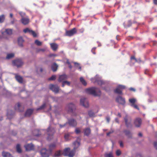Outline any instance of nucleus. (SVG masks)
I'll return each mask as SVG.
<instances>
[{
    "label": "nucleus",
    "instance_id": "nucleus-1",
    "mask_svg": "<svg viewBox=\"0 0 157 157\" xmlns=\"http://www.w3.org/2000/svg\"><path fill=\"white\" fill-rule=\"evenodd\" d=\"M86 92L88 94L93 95L94 96H99L101 94V91L95 87L87 89Z\"/></svg>",
    "mask_w": 157,
    "mask_h": 157
},
{
    "label": "nucleus",
    "instance_id": "nucleus-2",
    "mask_svg": "<svg viewBox=\"0 0 157 157\" xmlns=\"http://www.w3.org/2000/svg\"><path fill=\"white\" fill-rule=\"evenodd\" d=\"M55 132V130L54 128L49 127L47 129V134L48 137L47 139L50 140L53 138V136Z\"/></svg>",
    "mask_w": 157,
    "mask_h": 157
},
{
    "label": "nucleus",
    "instance_id": "nucleus-3",
    "mask_svg": "<svg viewBox=\"0 0 157 157\" xmlns=\"http://www.w3.org/2000/svg\"><path fill=\"white\" fill-rule=\"evenodd\" d=\"M75 150H71L69 147L65 148L63 154L64 156H68L69 157H73L75 154Z\"/></svg>",
    "mask_w": 157,
    "mask_h": 157
},
{
    "label": "nucleus",
    "instance_id": "nucleus-4",
    "mask_svg": "<svg viewBox=\"0 0 157 157\" xmlns=\"http://www.w3.org/2000/svg\"><path fill=\"white\" fill-rule=\"evenodd\" d=\"M124 120L125 121V125L127 128H132V125L131 124L132 119L127 115L124 118Z\"/></svg>",
    "mask_w": 157,
    "mask_h": 157
},
{
    "label": "nucleus",
    "instance_id": "nucleus-5",
    "mask_svg": "<svg viewBox=\"0 0 157 157\" xmlns=\"http://www.w3.org/2000/svg\"><path fill=\"white\" fill-rule=\"evenodd\" d=\"M66 108L68 112L73 113L74 111L76 109V107L74 104L71 103L67 106Z\"/></svg>",
    "mask_w": 157,
    "mask_h": 157
},
{
    "label": "nucleus",
    "instance_id": "nucleus-6",
    "mask_svg": "<svg viewBox=\"0 0 157 157\" xmlns=\"http://www.w3.org/2000/svg\"><path fill=\"white\" fill-rule=\"evenodd\" d=\"M125 89V86L122 85H118L117 88L115 89L114 91L115 93L121 94H122V91L123 90Z\"/></svg>",
    "mask_w": 157,
    "mask_h": 157
},
{
    "label": "nucleus",
    "instance_id": "nucleus-7",
    "mask_svg": "<svg viewBox=\"0 0 157 157\" xmlns=\"http://www.w3.org/2000/svg\"><path fill=\"white\" fill-rule=\"evenodd\" d=\"M77 30L76 28H74L71 29L69 30H67L66 31V36H71L74 35L77 33Z\"/></svg>",
    "mask_w": 157,
    "mask_h": 157
},
{
    "label": "nucleus",
    "instance_id": "nucleus-8",
    "mask_svg": "<svg viewBox=\"0 0 157 157\" xmlns=\"http://www.w3.org/2000/svg\"><path fill=\"white\" fill-rule=\"evenodd\" d=\"M51 151L42 149L40 151L42 156L43 157H48L51 153Z\"/></svg>",
    "mask_w": 157,
    "mask_h": 157
},
{
    "label": "nucleus",
    "instance_id": "nucleus-9",
    "mask_svg": "<svg viewBox=\"0 0 157 157\" xmlns=\"http://www.w3.org/2000/svg\"><path fill=\"white\" fill-rule=\"evenodd\" d=\"M49 89L55 93H57L59 91V87L56 85L52 84L49 86Z\"/></svg>",
    "mask_w": 157,
    "mask_h": 157
},
{
    "label": "nucleus",
    "instance_id": "nucleus-10",
    "mask_svg": "<svg viewBox=\"0 0 157 157\" xmlns=\"http://www.w3.org/2000/svg\"><path fill=\"white\" fill-rule=\"evenodd\" d=\"M13 63L15 66L17 67H19L22 65L23 63L21 59H17L14 60L13 62Z\"/></svg>",
    "mask_w": 157,
    "mask_h": 157
},
{
    "label": "nucleus",
    "instance_id": "nucleus-11",
    "mask_svg": "<svg viewBox=\"0 0 157 157\" xmlns=\"http://www.w3.org/2000/svg\"><path fill=\"white\" fill-rule=\"evenodd\" d=\"M23 31L25 33H29V34L32 35L34 37L36 36L37 35L36 33L34 31L29 29L28 28H26L24 29Z\"/></svg>",
    "mask_w": 157,
    "mask_h": 157
},
{
    "label": "nucleus",
    "instance_id": "nucleus-12",
    "mask_svg": "<svg viewBox=\"0 0 157 157\" xmlns=\"http://www.w3.org/2000/svg\"><path fill=\"white\" fill-rule=\"evenodd\" d=\"M80 104L81 105L85 107H88L89 106L88 101L85 98L81 99Z\"/></svg>",
    "mask_w": 157,
    "mask_h": 157
},
{
    "label": "nucleus",
    "instance_id": "nucleus-13",
    "mask_svg": "<svg viewBox=\"0 0 157 157\" xmlns=\"http://www.w3.org/2000/svg\"><path fill=\"white\" fill-rule=\"evenodd\" d=\"M15 109L19 112H22L24 111V107L20 103H18L15 105Z\"/></svg>",
    "mask_w": 157,
    "mask_h": 157
},
{
    "label": "nucleus",
    "instance_id": "nucleus-14",
    "mask_svg": "<svg viewBox=\"0 0 157 157\" xmlns=\"http://www.w3.org/2000/svg\"><path fill=\"white\" fill-rule=\"evenodd\" d=\"M116 101L119 104L124 105L125 103V99L121 96H118L116 99Z\"/></svg>",
    "mask_w": 157,
    "mask_h": 157
},
{
    "label": "nucleus",
    "instance_id": "nucleus-15",
    "mask_svg": "<svg viewBox=\"0 0 157 157\" xmlns=\"http://www.w3.org/2000/svg\"><path fill=\"white\" fill-rule=\"evenodd\" d=\"M68 124L73 127H75L77 125L76 121L73 119H70L68 121Z\"/></svg>",
    "mask_w": 157,
    "mask_h": 157
},
{
    "label": "nucleus",
    "instance_id": "nucleus-16",
    "mask_svg": "<svg viewBox=\"0 0 157 157\" xmlns=\"http://www.w3.org/2000/svg\"><path fill=\"white\" fill-rule=\"evenodd\" d=\"M142 123V120L140 118H137L135 120L134 124L135 127H139L140 126Z\"/></svg>",
    "mask_w": 157,
    "mask_h": 157
},
{
    "label": "nucleus",
    "instance_id": "nucleus-17",
    "mask_svg": "<svg viewBox=\"0 0 157 157\" xmlns=\"http://www.w3.org/2000/svg\"><path fill=\"white\" fill-rule=\"evenodd\" d=\"M68 78L67 76L63 74L60 75L59 76L58 81L59 82H63L65 81V80L67 79Z\"/></svg>",
    "mask_w": 157,
    "mask_h": 157
},
{
    "label": "nucleus",
    "instance_id": "nucleus-18",
    "mask_svg": "<svg viewBox=\"0 0 157 157\" xmlns=\"http://www.w3.org/2000/svg\"><path fill=\"white\" fill-rule=\"evenodd\" d=\"M26 151H30L34 149V146L31 144H27L24 146Z\"/></svg>",
    "mask_w": 157,
    "mask_h": 157
},
{
    "label": "nucleus",
    "instance_id": "nucleus-19",
    "mask_svg": "<svg viewBox=\"0 0 157 157\" xmlns=\"http://www.w3.org/2000/svg\"><path fill=\"white\" fill-rule=\"evenodd\" d=\"M51 48L54 51H56L58 48V45L55 43H51L50 44Z\"/></svg>",
    "mask_w": 157,
    "mask_h": 157
},
{
    "label": "nucleus",
    "instance_id": "nucleus-20",
    "mask_svg": "<svg viewBox=\"0 0 157 157\" xmlns=\"http://www.w3.org/2000/svg\"><path fill=\"white\" fill-rule=\"evenodd\" d=\"M14 75H15V78L16 80L20 83H22L23 82V78L21 76L16 74H14Z\"/></svg>",
    "mask_w": 157,
    "mask_h": 157
},
{
    "label": "nucleus",
    "instance_id": "nucleus-21",
    "mask_svg": "<svg viewBox=\"0 0 157 157\" xmlns=\"http://www.w3.org/2000/svg\"><path fill=\"white\" fill-rule=\"evenodd\" d=\"M33 109H28L25 113V116L26 117H30L33 113Z\"/></svg>",
    "mask_w": 157,
    "mask_h": 157
},
{
    "label": "nucleus",
    "instance_id": "nucleus-22",
    "mask_svg": "<svg viewBox=\"0 0 157 157\" xmlns=\"http://www.w3.org/2000/svg\"><path fill=\"white\" fill-rule=\"evenodd\" d=\"M21 21L22 23L24 25H26L28 24L29 21V18L27 17H22Z\"/></svg>",
    "mask_w": 157,
    "mask_h": 157
},
{
    "label": "nucleus",
    "instance_id": "nucleus-23",
    "mask_svg": "<svg viewBox=\"0 0 157 157\" xmlns=\"http://www.w3.org/2000/svg\"><path fill=\"white\" fill-rule=\"evenodd\" d=\"M84 135L88 136L90 134L91 129L89 128H86L84 129Z\"/></svg>",
    "mask_w": 157,
    "mask_h": 157
},
{
    "label": "nucleus",
    "instance_id": "nucleus-24",
    "mask_svg": "<svg viewBox=\"0 0 157 157\" xmlns=\"http://www.w3.org/2000/svg\"><path fill=\"white\" fill-rule=\"evenodd\" d=\"M14 114V112L12 110H10L8 111L7 116L8 118L10 119L12 118Z\"/></svg>",
    "mask_w": 157,
    "mask_h": 157
},
{
    "label": "nucleus",
    "instance_id": "nucleus-25",
    "mask_svg": "<svg viewBox=\"0 0 157 157\" xmlns=\"http://www.w3.org/2000/svg\"><path fill=\"white\" fill-rule=\"evenodd\" d=\"M24 40L21 37H19L18 39V43L19 45L21 47L23 46V43L24 42Z\"/></svg>",
    "mask_w": 157,
    "mask_h": 157
},
{
    "label": "nucleus",
    "instance_id": "nucleus-26",
    "mask_svg": "<svg viewBox=\"0 0 157 157\" xmlns=\"http://www.w3.org/2000/svg\"><path fill=\"white\" fill-rule=\"evenodd\" d=\"M58 65L55 63H54L51 66L53 72L56 71L58 68Z\"/></svg>",
    "mask_w": 157,
    "mask_h": 157
},
{
    "label": "nucleus",
    "instance_id": "nucleus-27",
    "mask_svg": "<svg viewBox=\"0 0 157 157\" xmlns=\"http://www.w3.org/2000/svg\"><path fill=\"white\" fill-rule=\"evenodd\" d=\"M2 155L3 157H13L9 153L5 151L2 152Z\"/></svg>",
    "mask_w": 157,
    "mask_h": 157
},
{
    "label": "nucleus",
    "instance_id": "nucleus-28",
    "mask_svg": "<svg viewBox=\"0 0 157 157\" xmlns=\"http://www.w3.org/2000/svg\"><path fill=\"white\" fill-rule=\"evenodd\" d=\"M16 148L17 151L18 153H21L22 150L21 147V146L20 144H17L16 147Z\"/></svg>",
    "mask_w": 157,
    "mask_h": 157
},
{
    "label": "nucleus",
    "instance_id": "nucleus-29",
    "mask_svg": "<svg viewBox=\"0 0 157 157\" xmlns=\"http://www.w3.org/2000/svg\"><path fill=\"white\" fill-rule=\"evenodd\" d=\"M124 132L125 133V135L127 136L128 138H131V134L130 132L128 130H124Z\"/></svg>",
    "mask_w": 157,
    "mask_h": 157
},
{
    "label": "nucleus",
    "instance_id": "nucleus-30",
    "mask_svg": "<svg viewBox=\"0 0 157 157\" xmlns=\"http://www.w3.org/2000/svg\"><path fill=\"white\" fill-rule=\"evenodd\" d=\"M56 146V144L55 143H53L50 144L49 145V150L51 151V152L52 149H53Z\"/></svg>",
    "mask_w": 157,
    "mask_h": 157
},
{
    "label": "nucleus",
    "instance_id": "nucleus-31",
    "mask_svg": "<svg viewBox=\"0 0 157 157\" xmlns=\"http://www.w3.org/2000/svg\"><path fill=\"white\" fill-rule=\"evenodd\" d=\"M80 80L81 82L84 86H86L87 85V83L84 79L82 77H81L80 78Z\"/></svg>",
    "mask_w": 157,
    "mask_h": 157
},
{
    "label": "nucleus",
    "instance_id": "nucleus-32",
    "mask_svg": "<svg viewBox=\"0 0 157 157\" xmlns=\"http://www.w3.org/2000/svg\"><path fill=\"white\" fill-rule=\"evenodd\" d=\"M80 138L79 137H78L77 140L74 142V144L75 145H76L77 144L78 146H79L80 145Z\"/></svg>",
    "mask_w": 157,
    "mask_h": 157
},
{
    "label": "nucleus",
    "instance_id": "nucleus-33",
    "mask_svg": "<svg viewBox=\"0 0 157 157\" xmlns=\"http://www.w3.org/2000/svg\"><path fill=\"white\" fill-rule=\"evenodd\" d=\"M5 33H6L8 35H11L12 34V30L11 29H6Z\"/></svg>",
    "mask_w": 157,
    "mask_h": 157
},
{
    "label": "nucleus",
    "instance_id": "nucleus-34",
    "mask_svg": "<svg viewBox=\"0 0 157 157\" xmlns=\"http://www.w3.org/2000/svg\"><path fill=\"white\" fill-rule=\"evenodd\" d=\"M65 84H67L68 86H69L70 85V82H69L67 81H63L62 82V86L63 87H64Z\"/></svg>",
    "mask_w": 157,
    "mask_h": 157
},
{
    "label": "nucleus",
    "instance_id": "nucleus-35",
    "mask_svg": "<svg viewBox=\"0 0 157 157\" xmlns=\"http://www.w3.org/2000/svg\"><path fill=\"white\" fill-rule=\"evenodd\" d=\"M14 56V54L13 53L9 54L7 55V56L6 57V59H9L13 57Z\"/></svg>",
    "mask_w": 157,
    "mask_h": 157
},
{
    "label": "nucleus",
    "instance_id": "nucleus-36",
    "mask_svg": "<svg viewBox=\"0 0 157 157\" xmlns=\"http://www.w3.org/2000/svg\"><path fill=\"white\" fill-rule=\"evenodd\" d=\"M61 154V151L60 150L56 152L54 155L55 156H59Z\"/></svg>",
    "mask_w": 157,
    "mask_h": 157
},
{
    "label": "nucleus",
    "instance_id": "nucleus-37",
    "mask_svg": "<svg viewBox=\"0 0 157 157\" xmlns=\"http://www.w3.org/2000/svg\"><path fill=\"white\" fill-rule=\"evenodd\" d=\"M56 76L55 75H52V76L48 78V80H54L56 79Z\"/></svg>",
    "mask_w": 157,
    "mask_h": 157
},
{
    "label": "nucleus",
    "instance_id": "nucleus-38",
    "mask_svg": "<svg viewBox=\"0 0 157 157\" xmlns=\"http://www.w3.org/2000/svg\"><path fill=\"white\" fill-rule=\"evenodd\" d=\"M88 114L90 117H92L94 116V113L92 111H88Z\"/></svg>",
    "mask_w": 157,
    "mask_h": 157
},
{
    "label": "nucleus",
    "instance_id": "nucleus-39",
    "mask_svg": "<svg viewBox=\"0 0 157 157\" xmlns=\"http://www.w3.org/2000/svg\"><path fill=\"white\" fill-rule=\"evenodd\" d=\"M5 20V17L3 15L0 16V23L3 22Z\"/></svg>",
    "mask_w": 157,
    "mask_h": 157
},
{
    "label": "nucleus",
    "instance_id": "nucleus-40",
    "mask_svg": "<svg viewBox=\"0 0 157 157\" xmlns=\"http://www.w3.org/2000/svg\"><path fill=\"white\" fill-rule=\"evenodd\" d=\"M129 101L130 103L132 104H135V103L136 101V100L134 98L130 99L129 100Z\"/></svg>",
    "mask_w": 157,
    "mask_h": 157
},
{
    "label": "nucleus",
    "instance_id": "nucleus-41",
    "mask_svg": "<svg viewBox=\"0 0 157 157\" xmlns=\"http://www.w3.org/2000/svg\"><path fill=\"white\" fill-rule=\"evenodd\" d=\"M105 157H113L112 152H110L108 154H105Z\"/></svg>",
    "mask_w": 157,
    "mask_h": 157
},
{
    "label": "nucleus",
    "instance_id": "nucleus-42",
    "mask_svg": "<svg viewBox=\"0 0 157 157\" xmlns=\"http://www.w3.org/2000/svg\"><path fill=\"white\" fill-rule=\"evenodd\" d=\"M81 131L78 128H77L75 130V132L76 134H78L81 132Z\"/></svg>",
    "mask_w": 157,
    "mask_h": 157
},
{
    "label": "nucleus",
    "instance_id": "nucleus-43",
    "mask_svg": "<svg viewBox=\"0 0 157 157\" xmlns=\"http://www.w3.org/2000/svg\"><path fill=\"white\" fill-rule=\"evenodd\" d=\"M47 106L46 103H44L41 106H40V110L44 109Z\"/></svg>",
    "mask_w": 157,
    "mask_h": 157
},
{
    "label": "nucleus",
    "instance_id": "nucleus-44",
    "mask_svg": "<svg viewBox=\"0 0 157 157\" xmlns=\"http://www.w3.org/2000/svg\"><path fill=\"white\" fill-rule=\"evenodd\" d=\"M74 64L76 67H78V69H80V71L81 70V67L79 65V64L78 63L75 62L74 63Z\"/></svg>",
    "mask_w": 157,
    "mask_h": 157
},
{
    "label": "nucleus",
    "instance_id": "nucleus-45",
    "mask_svg": "<svg viewBox=\"0 0 157 157\" xmlns=\"http://www.w3.org/2000/svg\"><path fill=\"white\" fill-rule=\"evenodd\" d=\"M121 154V152L120 150H117L116 151V155L119 156Z\"/></svg>",
    "mask_w": 157,
    "mask_h": 157
},
{
    "label": "nucleus",
    "instance_id": "nucleus-46",
    "mask_svg": "<svg viewBox=\"0 0 157 157\" xmlns=\"http://www.w3.org/2000/svg\"><path fill=\"white\" fill-rule=\"evenodd\" d=\"M96 49V47H94L93 48H92L91 50V52L94 54H95L96 53V52H95V51Z\"/></svg>",
    "mask_w": 157,
    "mask_h": 157
},
{
    "label": "nucleus",
    "instance_id": "nucleus-47",
    "mask_svg": "<svg viewBox=\"0 0 157 157\" xmlns=\"http://www.w3.org/2000/svg\"><path fill=\"white\" fill-rule=\"evenodd\" d=\"M131 106L135 108L136 109H137L138 110L139 109L138 106L135 104H132Z\"/></svg>",
    "mask_w": 157,
    "mask_h": 157
},
{
    "label": "nucleus",
    "instance_id": "nucleus-48",
    "mask_svg": "<svg viewBox=\"0 0 157 157\" xmlns=\"http://www.w3.org/2000/svg\"><path fill=\"white\" fill-rule=\"evenodd\" d=\"M57 56V55L56 54H51L48 55L49 57H56Z\"/></svg>",
    "mask_w": 157,
    "mask_h": 157
},
{
    "label": "nucleus",
    "instance_id": "nucleus-49",
    "mask_svg": "<svg viewBox=\"0 0 157 157\" xmlns=\"http://www.w3.org/2000/svg\"><path fill=\"white\" fill-rule=\"evenodd\" d=\"M131 59H134L135 60V62H137V59H136L135 57L134 56H132L131 57Z\"/></svg>",
    "mask_w": 157,
    "mask_h": 157
},
{
    "label": "nucleus",
    "instance_id": "nucleus-50",
    "mask_svg": "<svg viewBox=\"0 0 157 157\" xmlns=\"http://www.w3.org/2000/svg\"><path fill=\"white\" fill-rule=\"evenodd\" d=\"M69 136V135L68 134H65L64 135L65 139L67 140L68 139Z\"/></svg>",
    "mask_w": 157,
    "mask_h": 157
},
{
    "label": "nucleus",
    "instance_id": "nucleus-51",
    "mask_svg": "<svg viewBox=\"0 0 157 157\" xmlns=\"http://www.w3.org/2000/svg\"><path fill=\"white\" fill-rule=\"evenodd\" d=\"M119 143L120 144V146L121 147H123L124 145L123 142L122 141H121L119 142Z\"/></svg>",
    "mask_w": 157,
    "mask_h": 157
},
{
    "label": "nucleus",
    "instance_id": "nucleus-52",
    "mask_svg": "<svg viewBox=\"0 0 157 157\" xmlns=\"http://www.w3.org/2000/svg\"><path fill=\"white\" fill-rule=\"evenodd\" d=\"M35 44H36L37 46H39V41L38 40H36L35 41Z\"/></svg>",
    "mask_w": 157,
    "mask_h": 157
},
{
    "label": "nucleus",
    "instance_id": "nucleus-53",
    "mask_svg": "<svg viewBox=\"0 0 157 157\" xmlns=\"http://www.w3.org/2000/svg\"><path fill=\"white\" fill-rule=\"evenodd\" d=\"M154 145L155 149L157 150V142H154Z\"/></svg>",
    "mask_w": 157,
    "mask_h": 157
},
{
    "label": "nucleus",
    "instance_id": "nucleus-54",
    "mask_svg": "<svg viewBox=\"0 0 157 157\" xmlns=\"http://www.w3.org/2000/svg\"><path fill=\"white\" fill-rule=\"evenodd\" d=\"M106 121L108 123H109L110 120V118L109 117H107L106 118Z\"/></svg>",
    "mask_w": 157,
    "mask_h": 157
},
{
    "label": "nucleus",
    "instance_id": "nucleus-55",
    "mask_svg": "<svg viewBox=\"0 0 157 157\" xmlns=\"http://www.w3.org/2000/svg\"><path fill=\"white\" fill-rule=\"evenodd\" d=\"M153 3L155 5H157V0H153Z\"/></svg>",
    "mask_w": 157,
    "mask_h": 157
},
{
    "label": "nucleus",
    "instance_id": "nucleus-56",
    "mask_svg": "<svg viewBox=\"0 0 157 157\" xmlns=\"http://www.w3.org/2000/svg\"><path fill=\"white\" fill-rule=\"evenodd\" d=\"M137 62V63H141V62H142V61L139 58V59H137V62Z\"/></svg>",
    "mask_w": 157,
    "mask_h": 157
},
{
    "label": "nucleus",
    "instance_id": "nucleus-57",
    "mask_svg": "<svg viewBox=\"0 0 157 157\" xmlns=\"http://www.w3.org/2000/svg\"><path fill=\"white\" fill-rule=\"evenodd\" d=\"M65 125V124L63 125L59 124V126L60 128H62Z\"/></svg>",
    "mask_w": 157,
    "mask_h": 157
},
{
    "label": "nucleus",
    "instance_id": "nucleus-58",
    "mask_svg": "<svg viewBox=\"0 0 157 157\" xmlns=\"http://www.w3.org/2000/svg\"><path fill=\"white\" fill-rule=\"evenodd\" d=\"M66 63H67V64L68 65L70 64H71L68 59H67V60Z\"/></svg>",
    "mask_w": 157,
    "mask_h": 157
},
{
    "label": "nucleus",
    "instance_id": "nucleus-59",
    "mask_svg": "<svg viewBox=\"0 0 157 157\" xmlns=\"http://www.w3.org/2000/svg\"><path fill=\"white\" fill-rule=\"evenodd\" d=\"M115 121L116 122L118 123H119V120L117 118H115Z\"/></svg>",
    "mask_w": 157,
    "mask_h": 157
},
{
    "label": "nucleus",
    "instance_id": "nucleus-60",
    "mask_svg": "<svg viewBox=\"0 0 157 157\" xmlns=\"http://www.w3.org/2000/svg\"><path fill=\"white\" fill-rule=\"evenodd\" d=\"M149 70L147 69L144 72V73L145 74H147V72H148Z\"/></svg>",
    "mask_w": 157,
    "mask_h": 157
},
{
    "label": "nucleus",
    "instance_id": "nucleus-61",
    "mask_svg": "<svg viewBox=\"0 0 157 157\" xmlns=\"http://www.w3.org/2000/svg\"><path fill=\"white\" fill-rule=\"evenodd\" d=\"M68 65H69V67L70 69H71L72 68V66H71V64H70Z\"/></svg>",
    "mask_w": 157,
    "mask_h": 157
},
{
    "label": "nucleus",
    "instance_id": "nucleus-62",
    "mask_svg": "<svg viewBox=\"0 0 157 157\" xmlns=\"http://www.w3.org/2000/svg\"><path fill=\"white\" fill-rule=\"evenodd\" d=\"M45 50V49H40V51H41L42 52H44Z\"/></svg>",
    "mask_w": 157,
    "mask_h": 157
},
{
    "label": "nucleus",
    "instance_id": "nucleus-63",
    "mask_svg": "<svg viewBox=\"0 0 157 157\" xmlns=\"http://www.w3.org/2000/svg\"><path fill=\"white\" fill-rule=\"evenodd\" d=\"M138 136H142V135L141 133H139L138 134Z\"/></svg>",
    "mask_w": 157,
    "mask_h": 157
},
{
    "label": "nucleus",
    "instance_id": "nucleus-64",
    "mask_svg": "<svg viewBox=\"0 0 157 157\" xmlns=\"http://www.w3.org/2000/svg\"><path fill=\"white\" fill-rule=\"evenodd\" d=\"M13 17V14L12 13H10V17H11V18H12Z\"/></svg>",
    "mask_w": 157,
    "mask_h": 157
}]
</instances>
